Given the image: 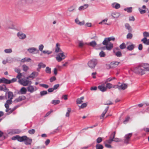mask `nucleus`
<instances>
[{
	"label": "nucleus",
	"instance_id": "obj_1",
	"mask_svg": "<svg viewBox=\"0 0 149 149\" xmlns=\"http://www.w3.org/2000/svg\"><path fill=\"white\" fill-rule=\"evenodd\" d=\"M134 72L136 74L142 75L145 73V70L142 66L135 67L134 70Z\"/></svg>",
	"mask_w": 149,
	"mask_h": 149
},
{
	"label": "nucleus",
	"instance_id": "obj_2",
	"mask_svg": "<svg viewBox=\"0 0 149 149\" xmlns=\"http://www.w3.org/2000/svg\"><path fill=\"white\" fill-rule=\"evenodd\" d=\"M97 63V60L95 59H93L89 61L88 63V67L91 69H94Z\"/></svg>",
	"mask_w": 149,
	"mask_h": 149
},
{
	"label": "nucleus",
	"instance_id": "obj_3",
	"mask_svg": "<svg viewBox=\"0 0 149 149\" xmlns=\"http://www.w3.org/2000/svg\"><path fill=\"white\" fill-rule=\"evenodd\" d=\"M65 57L63 52H62V53H59L57 54V56L56 57V59L58 62H60L64 59Z\"/></svg>",
	"mask_w": 149,
	"mask_h": 149
},
{
	"label": "nucleus",
	"instance_id": "obj_4",
	"mask_svg": "<svg viewBox=\"0 0 149 149\" xmlns=\"http://www.w3.org/2000/svg\"><path fill=\"white\" fill-rule=\"evenodd\" d=\"M18 82L20 84L24 86H27L29 83V80H24L23 79H19Z\"/></svg>",
	"mask_w": 149,
	"mask_h": 149
},
{
	"label": "nucleus",
	"instance_id": "obj_5",
	"mask_svg": "<svg viewBox=\"0 0 149 149\" xmlns=\"http://www.w3.org/2000/svg\"><path fill=\"white\" fill-rule=\"evenodd\" d=\"M17 36L21 40H24L26 38V35L21 32H18L17 33Z\"/></svg>",
	"mask_w": 149,
	"mask_h": 149
},
{
	"label": "nucleus",
	"instance_id": "obj_6",
	"mask_svg": "<svg viewBox=\"0 0 149 149\" xmlns=\"http://www.w3.org/2000/svg\"><path fill=\"white\" fill-rule=\"evenodd\" d=\"M132 135V133H129L128 134L126 135L125 136V140H124V143L127 144L129 143V141L130 140V139Z\"/></svg>",
	"mask_w": 149,
	"mask_h": 149
},
{
	"label": "nucleus",
	"instance_id": "obj_7",
	"mask_svg": "<svg viewBox=\"0 0 149 149\" xmlns=\"http://www.w3.org/2000/svg\"><path fill=\"white\" fill-rule=\"evenodd\" d=\"M27 91L26 88L24 87H22L20 90L18 91L17 94L19 95H23L26 94Z\"/></svg>",
	"mask_w": 149,
	"mask_h": 149
},
{
	"label": "nucleus",
	"instance_id": "obj_8",
	"mask_svg": "<svg viewBox=\"0 0 149 149\" xmlns=\"http://www.w3.org/2000/svg\"><path fill=\"white\" fill-rule=\"evenodd\" d=\"M128 87V84L124 83H122L120 85H119V90H125Z\"/></svg>",
	"mask_w": 149,
	"mask_h": 149
},
{
	"label": "nucleus",
	"instance_id": "obj_9",
	"mask_svg": "<svg viewBox=\"0 0 149 149\" xmlns=\"http://www.w3.org/2000/svg\"><path fill=\"white\" fill-rule=\"evenodd\" d=\"M25 138L26 140L24 141V143L26 145H31V143L32 140L29 137H28L26 136Z\"/></svg>",
	"mask_w": 149,
	"mask_h": 149
},
{
	"label": "nucleus",
	"instance_id": "obj_10",
	"mask_svg": "<svg viewBox=\"0 0 149 149\" xmlns=\"http://www.w3.org/2000/svg\"><path fill=\"white\" fill-rule=\"evenodd\" d=\"M38 74V73L36 72H33L31 74V75L26 78L28 79L29 78H32L33 79L35 78L36 76H37Z\"/></svg>",
	"mask_w": 149,
	"mask_h": 149
},
{
	"label": "nucleus",
	"instance_id": "obj_11",
	"mask_svg": "<svg viewBox=\"0 0 149 149\" xmlns=\"http://www.w3.org/2000/svg\"><path fill=\"white\" fill-rule=\"evenodd\" d=\"M120 63V62H118L117 61L112 62L110 64V65L109 66V68H111L115 67H116Z\"/></svg>",
	"mask_w": 149,
	"mask_h": 149
},
{
	"label": "nucleus",
	"instance_id": "obj_12",
	"mask_svg": "<svg viewBox=\"0 0 149 149\" xmlns=\"http://www.w3.org/2000/svg\"><path fill=\"white\" fill-rule=\"evenodd\" d=\"M21 132V130L19 129H15L12 130L9 133V134H18Z\"/></svg>",
	"mask_w": 149,
	"mask_h": 149
},
{
	"label": "nucleus",
	"instance_id": "obj_13",
	"mask_svg": "<svg viewBox=\"0 0 149 149\" xmlns=\"http://www.w3.org/2000/svg\"><path fill=\"white\" fill-rule=\"evenodd\" d=\"M26 99V97L24 95H22L21 96H20L18 98L16 99L14 101V102H19L23 100H24Z\"/></svg>",
	"mask_w": 149,
	"mask_h": 149
},
{
	"label": "nucleus",
	"instance_id": "obj_14",
	"mask_svg": "<svg viewBox=\"0 0 149 149\" xmlns=\"http://www.w3.org/2000/svg\"><path fill=\"white\" fill-rule=\"evenodd\" d=\"M106 46V49L109 51L111 50L113 47V45L111 43L109 42Z\"/></svg>",
	"mask_w": 149,
	"mask_h": 149
},
{
	"label": "nucleus",
	"instance_id": "obj_15",
	"mask_svg": "<svg viewBox=\"0 0 149 149\" xmlns=\"http://www.w3.org/2000/svg\"><path fill=\"white\" fill-rule=\"evenodd\" d=\"M112 7L116 9H118L120 7V4L116 2H114L111 4Z\"/></svg>",
	"mask_w": 149,
	"mask_h": 149
},
{
	"label": "nucleus",
	"instance_id": "obj_16",
	"mask_svg": "<svg viewBox=\"0 0 149 149\" xmlns=\"http://www.w3.org/2000/svg\"><path fill=\"white\" fill-rule=\"evenodd\" d=\"M36 51H37L38 52H39L38 50L36 48L34 47L30 48L27 49V51L31 54L33 53L34 52Z\"/></svg>",
	"mask_w": 149,
	"mask_h": 149
},
{
	"label": "nucleus",
	"instance_id": "obj_17",
	"mask_svg": "<svg viewBox=\"0 0 149 149\" xmlns=\"http://www.w3.org/2000/svg\"><path fill=\"white\" fill-rule=\"evenodd\" d=\"M98 88L100 91L103 92H105L107 90L106 87L102 85H99L98 86Z\"/></svg>",
	"mask_w": 149,
	"mask_h": 149
},
{
	"label": "nucleus",
	"instance_id": "obj_18",
	"mask_svg": "<svg viewBox=\"0 0 149 149\" xmlns=\"http://www.w3.org/2000/svg\"><path fill=\"white\" fill-rule=\"evenodd\" d=\"M59 46L60 45L58 43H57L56 44L55 52L56 53H57L58 52H61V53H62V52H63L60 49L59 47Z\"/></svg>",
	"mask_w": 149,
	"mask_h": 149
},
{
	"label": "nucleus",
	"instance_id": "obj_19",
	"mask_svg": "<svg viewBox=\"0 0 149 149\" xmlns=\"http://www.w3.org/2000/svg\"><path fill=\"white\" fill-rule=\"evenodd\" d=\"M142 68L145 71H149V64L147 63H145L142 66Z\"/></svg>",
	"mask_w": 149,
	"mask_h": 149
},
{
	"label": "nucleus",
	"instance_id": "obj_20",
	"mask_svg": "<svg viewBox=\"0 0 149 149\" xmlns=\"http://www.w3.org/2000/svg\"><path fill=\"white\" fill-rule=\"evenodd\" d=\"M111 16L113 18H117L119 17L120 14L118 12H114L111 13Z\"/></svg>",
	"mask_w": 149,
	"mask_h": 149
},
{
	"label": "nucleus",
	"instance_id": "obj_21",
	"mask_svg": "<svg viewBox=\"0 0 149 149\" xmlns=\"http://www.w3.org/2000/svg\"><path fill=\"white\" fill-rule=\"evenodd\" d=\"M141 41L145 45H149V39H147L146 38L144 37L141 40Z\"/></svg>",
	"mask_w": 149,
	"mask_h": 149
},
{
	"label": "nucleus",
	"instance_id": "obj_22",
	"mask_svg": "<svg viewBox=\"0 0 149 149\" xmlns=\"http://www.w3.org/2000/svg\"><path fill=\"white\" fill-rule=\"evenodd\" d=\"M25 138H26V136H20L19 135H18V141L19 142L24 141L26 140Z\"/></svg>",
	"mask_w": 149,
	"mask_h": 149
},
{
	"label": "nucleus",
	"instance_id": "obj_23",
	"mask_svg": "<svg viewBox=\"0 0 149 149\" xmlns=\"http://www.w3.org/2000/svg\"><path fill=\"white\" fill-rule=\"evenodd\" d=\"M109 108V107L108 106L104 110V111H103L102 114H101L100 118V119H101L102 118H103L104 117V116L107 112V111L108 110Z\"/></svg>",
	"mask_w": 149,
	"mask_h": 149
},
{
	"label": "nucleus",
	"instance_id": "obj_24",
	"mask_svg": "<svg viewBox=\"0 0 149 149\" xmlns=\"http://www.w3.org/2000/svg\"><path fill=\"white\" fill-rule=\"evenodd\" d=\"M88 6V4H85L83 6L79 7V8L78 9L79 10H84V9L87 8Z\"/></svg>",
	"mask_w": 149,
	"mask_h": 149
},
{
	"label": "nucleus",
	"instance_id": "obj_25",
	"mask_svg": "<svg viewBox=\"0 0 149 149\" xmlns=\"http://www.w3.org/2000/svg\"><path fill=\"white\" fill-rule=\"evenodd\" d=\"M62 127V125L58 127L56 129H55L52 132H51V134H53L58 132L61 129Z\"/></svg>",
	"mask_w": 149,
	"mask_h": 149
},
{
	"label": "nucleus",
	"instance_id": "obj_26",
	"mask_svg": "<svg viewBox=\"0 0 149 149\" xmlns=\"http://www.w3.org/2000/svg\"><path fill=\"white\" fill-rule=\"evenodd\" d=\"M27 90L29 92L32 93L34 91V88L31 85H29L27 87Z\"/></svg>",
	"mask_w": 149,
	"mask_h": 149
},
{
	"label": "nucleus",
	"instance_id": "obj_27",
	"mask_svg": "<svg viewBox=\"0 0 149 149\" xmlns=\"http://www.w3.org/2000/svg\"><path fill=\"white\" fill-rule=\"evenodd\" d=\"M125 27L128 30L129 32H132V28L128 24H125Z\"/></svg>",
	"mask_w": 149,
	"mask_h": 149
},
{
	"label": "nucleus",
	"instance_id": "obj_28",
	"mask_svg": "<svg viewBox=\"0 0 149 149\" xmlns=\"http://www.w3.org/2000/svg\"><path fill=\"white\" fill-rule=\"evenodd\" d=\"M88 45L91 47H94L96 45L97 43L95 41H92L89 43Z\"/></svg>",
	"mask_w": 149,
	"mask_h": 149
},
{
	"label": "nucleus",
	"instance_id": "obj_29",
	"mask_svg": "<svg viewBox=\"0 0 149 149\" xmlns=\"http://www.w3.org/2000/svg\"><path fill=\"white\" fill-rule=\"evenodd\" d=\"M134 47L135 45L132 44L128 45L127 47V49L130 51H131L134 49Z\"/></svg>",
	"mask_w": 149,
	"mask_h": 149
},
{
	"label": "nucleus",
	"instance_id": "obj_30",
	"mask_svg": "<svg viewBox=\"0 0 149 149\" xmlns=\"http://www.w3.org/2000/svg\"><path fill=\"white\" fill-rule=\"evenodd\" d=\"M75 8L76 7L74 6H72L68 8V10L70 12L73 11L75 10Z\"/></svg>",
	"mask_w": 149,
	"mask_h": 149
},
{
	"label": "nucleus",
	"instance_id": "obj_31",
	"mask_svg": "<svg viewBox=\"0 0 149 149\" xmlns=\"http://www.w3.org/2000/svg\"><path fill=\"white\" fill-rule=\"evenodd\" d=\"M8 98L10 99H12L13 96V92L9 91L8 93Z\"/></svg>",
	"mask_w": 149,
	"mask_h": 149
},
{
	"label": "nucleus",
	"instance_id": "obj_32",
	"mask_svg": "<svg viewBox=\"0 0 149 149\" xmlns=\"http://www.w3.org/2000/svg\"><path fill=\"white\" fill-rule=\"evenodd\" d=\"M3 83L6 84H10V79H6L3 77Z\"/></svg>",
	"mask_w": 149,
	"mask_h": 149
},
{
	"label": "nucleus",
	"instance_id": "obj_33",
	"mask_svg": "<svg viewBox=\"0 0 149 149\" xmlns=\"http://www.w3.org/2000/svg\"><path fill=\"white\" fill-rule=\"evenodd\" d=\"M96 149H103L104 148L103 146L100 144H97L95 146Z\"/></svg>",
	"mask_w": 149,
	"mask_h": 149
},
{
	"label": "nucleus",
	"instance_id": "obj_34",
	"mask_svg": "<svg viewBox=\"0 0 149 149\" xmlns=\"http://www.w3.org/2000/svg\"><path fill=\"white\" fill-rule=\"evenodd\" d=\"M114 52L115 53V55L118 57H120L122 56V54L120 51H117L116 52L114 51Z\"/></svg>",
	"mask_w": 149,
	"mask_h": 149
},
{
	"label": "nucleus",
	"instance_id": "obj_35",
	"mask_svg": "<svg viewBox=\"0 0 149 149\" xmlns=\"http://www.w3.org/2000/svg\"><path fill=\"white\" fill-rule=\"evenodd\" d=\"M60 102L59 100H53L52 101V104H54V105H56L57 104H59Z\"/></svg>",
	"mask_w": 149,
	"mask_h": 149
},
{
	"label": "nucleus",
	"instance_id": "obj_36",
	"mask_svg": "<svg viewBox=\"0 0 149 149\" xmlns=\"http://www.w3.org/2000/svg\"><path fill=\"white\" fill-rule=\"evenodd\" d=\"M47 94L48 92L46 91H43L40 92V94L41 96H43Z\"/></svg>",
	"mask_w": 149,
	"mask_h": 149
},
{
	"label": "nucleus",
	"instance_id": "obj_37",
	"mask_svg": "<svg viewBox=\"0 0 149 149\" xmlns=\"http://www.w3.org/2000/svg\"><path fill=\"white\" fill-rule=\"evenodd\" d=\"M99 56L101 57H104L106 56V54L103 51H102L100 52Z\"/></svg>",
	"mask_w": 149,
	"mask_h": 149
},
{
	"label": "nucleus",
	"instance_id": "obj_38",
	"mask_svg": "<svg viewBox=\"0 0 149 149\" xmlns=\"http://www.w3.org/2000/svg\"><path fill=\"white\" fill-rule=\"evenodd\" d=\"M4 52L6 53H10L12 52V50L11 49H7L4 50Z\"/></svg>",
	"mask_w": 149,
	"mask_h": 149
},
{
	"label": "nucleus",
	"instance_id": "obj_39",
	"mask_svg": "<svg viewBox=\"0 0 149 149\" xmlns=\"http://www.w3.org/2000/svg\"><path fill=\"white\" fill-rule=\"evenodd\" d=\"M106 84V88L107 89V88H108L109 89H110L113 86V85L111 83H107Z\"/></svg>",
	"mask_w": 149,
	"mask_h": 149
},
{
	"label": "nucleus",
	"instance_id": "obj_40",
	"mask_svg": "<svg viewBox=\"0 0 149 149\" xmlns=\"http://www.w3.org/2000/svg\"><path fill=\"white\" fill-rule=\"evenodd\" d=\"M107 19H104L101 22H100L99 24H107L108 25V24H106L105 22H107Z\"/></svg>",
	"mask_w": 149,
	"mask_h": 149
},
{
	"label": "nucleus",
	"instance_id": "obj_41",
	"mask_svg": "<svg viewBox=\"0 0 149 149\" xmlns=\"http://www.w3.org/2000/svg\"><path fill=\"white\" fill-rule=\"evenodd\" d=\"M109 41L107 40V38H105L103 41L102 44L104 45H107L109 43Z\"/></svg>",
	"mask_w": 149,
	"mask_h": 149
},
{
	"label": "nucleus",
	"instance_id": "obj_42",
	"mask_svg": "<svg viewBox=\"0 0 149 149\" xmlns=\"http://www.w3.org/2000/svg\"><path fill=\"white\" fill-rule=\"evenodd\" d=\"M45 72L47 73L50 74L51 73V69L49 67H46L45 69Z\"/></svg>",
	"mask_w": 149,
	"mask_h": 149
},
{
	"label": "nucleus",
	"instance_id": "obj_43",
	"mask_svg": "<svg viewBox=\"0 0 149 149\" xmlns=\"http://www.w3.org/2000/svg\"><path fill=\"white\" fill-rule=\"evenodd\" d=\"M132 7H130L127 8H125L124 9V10L125 11H127L128 13H130L132 11Z\"/></svg>",
	"mask_w": 149,
	"mask_h": 149
},
{
	"label": "nucleus",
	"instance_id": "obj_44",
	"mask_svg": "<svg viewBox=\"0 0 149 149\" xmlns=\"http://www.w3.org/2000/svg\"><path fill=\"white\" fill-rule=\"evenodd\" d=\"M19 106L18 105L16 106L13 108L7 114L8 115L10 114V113H11L13 111H14L17 108H18Z\"/></svg>",
	"mask_w": 149,
	"mask_h": 149
},
{
	"label": "nucleus",
	"instance_id": "obj_45",
	"mask_svg": "<svg viewBox=\"0 0 149 149\" xmlns=\"http://www.w3.org/2000/svg\"><path fill=\"white\" fill-rule=\"evenodd\" d=\"M22 68L23 70L25 72L27 71L29 69V67L25 65H23Z\"/></svg>",
	"mask_w": 149,
	"mask_h": 149
},
{
	"label": "nucleus",
	"instance_id": "obj_46",
	"mask_svg": "<svg viewBox=\"0 0 149 149\" xmlns=\"http://www.w3.org/2000/svg\"><path fill=\"white\" fill-rule=\"evenodd\" d=\"M116 134V132L114 131L112 133L110 136V138H111L113 140L115 138Z\"/></svg>",
	"mask_w": 149,
	"mask_h": 149
},
{
	"label": "nucleus",
	"instance_id": "obj_47",
	"mask_svg": "<svg viewBox=\"0 0 149 149\" xmlns=\"http://www.w3.org/2000/svg\"><path fill=\"white\" fill-rule=\"evenodd\" d=\"M120 48L121 49H124L126 47V45L124 43H123L119 46Z\"/></svg>",
	"mask_w": 149,
	"mask_h": 149
},
{
	"label": "nucleus",
	"instance_id": "obj_48",
	"mask_svg": "<svg viewBox=\"0 0 149 149\" xmlns=\"http://www.w3.org/2000/svg\"><path fill=\"white\" fill-rule=\"evenodd\" d=\"M36 131L34 129H32L31 130H29L28 133L31 134H32L35 133V132Z\"/></svg>",
	"mask_w": 149,
	"mask_h": 149
},
{
	"label": "nucleus",
	"instance_id": "obj_49",
	"mask_svg": "<svg viewBox=\"0 0 149 149\" xmlns=\"http://www.w3.org/2000/svg\"><path fill=\"white\" fill-rule=\"evenodd\" d=\"M40 86L45 88H47L49 87L48 85L44 84H40Z\"/></svg>",
	"mask_w": 149,
	"mask_h": 149
},
{
	"label": "nucleus",
	"instance_id": "obj_50",
	"mask_svg": "<svg viewBox=\"0 0 149 149\" xmlns=\"http://www.w3.org/2000/svg\"><path fill=\"white\" fill-rule=\"evenodd\" d=\"M42 53L44 54H50L52 53V51H49L48 50H43L42 51Z\"/></svg>",
	"mask_w": 149,
	"mask_h": 149
},
{
	"label": "nucleus",
	"instance_id": "obj_51",
	"mask_svg": "<svg viewBox=\"0 0 149 149\" xmlns=\"http://www.w3.org/2000/svg\"><path fill=\"white\" fill-rule=\"evenodd\" d=\"M102 141V139L101 137H99L96 139V142L98 144H99Z\"/></svg>",
	"mask_w": 149,
	"mask_h": 149
},
{
	"label": "nucleus",
	"instance_id": "obj_52",
	"mask_svg": "<svg viewBox=\"0 0 149 149\" xmlns=\"http://www.w3.org/2000/svg\"><path fill=\"white\" fill-rule=\"evenodd\" d=\"M112 81V79L111 78H109L106 79V80H104V83L105 84H106L108 82H110Z\"/></svg>",
	"mask_w": 149,
	"mask_h": 149
},
{
	"label": "nucleus",
	"instance_id": "obj_53",
	"mask_svg": "<svg viewBox=\"0 0 149 149\" xmlns=\"http://www.w3.org/2000/svg\"><path fill=\"white\" fill-rule=\"evenodd\" d=\"M56 79V77L54 76H52L49 79L50 81L51 82H52L53 81H55Z\"/></svg>",
	"mask_w": 149,
	"mask_h": 149
},
{
	"label": "nucleus",
	"instance_id": "obj_54",
	"mask_svg": "<svg viewBox=\"0 0 149 149\" xmlns=\"http://www.w3.org/2000/svg\"><path fill=\"white\" fill-rule=\"evenodd\" d=\"M132 37V34L130 32L127 36V39H131Z\"/></svg>",
	"mask_w": 149,
	"mask_h": 149
},
{
	"label": "nucleus",
	"instance_id": "obj_55",
	"mask_svg": "<svg viewBox=\"0 0 149 149\" xmlns=\"http://www.w3.org/2000/svg\"><path fill=\"white\" fill-rule=\"evenodd\" d=\"M38 66H40L41 68H44L46 67V65L42 62H40L39 63Z\"/></svg>",
	"mask_w": 149,
	"mask_h": 149
},
{
	"label": "nucleus",
	"instance_id": "obj_56",
	"mask_svg": "<svg viewBox=\"0 0 149 149\" xmlns=\"http://www.w3.org/2000/svg\"><path fill=\"white\" fill-rule=\"evenodd\" d=\"M87 104L86 103H83L81 104V105L79 106L80 108L83 109L87 106Z\"/></svg>",
	"mask_w": 149,
	"mask_h": 149
},
{
	"label": "nucleus",
	"instance_id": "obj_57",
	"mask_svg": "<svg viewBox=\"0 0 149 149\" xmlns=\"http://www.w3.org/2000/svg\"><path fill=\"white\" fill-rule=\"evenodd\" d=\"M113 141L116 142H120L122 141V140L121 139L117 138H115L113 139Z\"/></svg>",
	"mask_w": 149,
	"mask_h": 149
},
{
	"label": "nucleus",
	"instance_id": "obj_58",
	"mask_svg": "<svg viewBox=\"0 0 149 149\" xmlns=\"http://www.w3.org/2000/svg\"><path fill=\"white\" fill-rule=\"evenodd\" d=\"M83 102V101L79 98L77 99L76 101L77 104H81Z\"/></svg>",
	"mask_w": 149,
	"mask_h": 149
},
{
	"label": "nucleus",
	"instance_id": "obj_59",
	"mask_svg": "<svg viewBox=\"0 0 149 149\" xmlns=\"http://www.w3.org/2000/svg\"><path fill=\"white\" fill-rule=\"evenodd\" d=\"M139 10L140 13L141 14H143L146 12V11L145 10H142L140 8H139Z\"/></svg>",
	"mask_w": 149,
	"mask_h": 149
},
{
	"label": "nucleus",
	"instance_id": "obj_60",
	"mask_svg": "<svg viewBox=\"0 0 149 149\" xmlns=\"http://www.w3.org/2000/svg\"><path fill=\"white\" fill-rule=\"evenodd\" d=\"M44 46L43 45L41 44L39 46V50L42 52V50L44 48Z\"/></svg>",
	"mask_w": 149,
	"mask_h": 149
},
{
	"label": "nucleus",
	"instance_id": "obj_61",
	"mask_svg": "<svg viewBox=\"0 0 149 149\" xmlns=\"http://www.w3.org/2000/svg\"><path fill=\"white\" fill-rule=\"evenodd\" d=\"M107 38L109 42L111 40L114 41L115 40V38L113 37H111Z\"/></svg>",
	"mask_w": 149,
	"mask_h": 149
},
{
	"label": "nucleus",
	"instance_id": "obj_62",
	"mask_svg": "<svg viewBox=\"0 0 149 149\" xmlns=\"http://www.w3.org/2000/svg\"><path fill=\"white\" fill-rule=\"evenodd\" d=\"M104 144L105 146L107 148H112V146H111V145L110 144H108L107 143H104Z\"/></svg>",
	"mask_w": 149,
	"mask_h": 149
},
{
	"label": "nucleus",
	"instance_id": "obj_63",
	"mask_svg": "<svg viewBox=\"0 0 149 149\" xmlns=\"http://www.w3.org/2000/svg\"><path fill=\"white\" fill-rule=\"evenodd\" d=\"M143 34V36L144 37L146 38L149 36V33L146 31L144 32Z\"/></svg>",
	"mask_w": 149,
	"mask_h": 149
},
{
	"label": "nucleus",
	"instance_id": "obj_64",
	"mask_svg": "<svg viewBox=\"0 0 149 149\" xmlns=\"http://www.w3.org/2000/svg\"><path fill=\"white\" fill-rule=\"evenodd\" d=\"M84 44L81 41H80L79 43V46L80 47H82L84 45Z\"/></svg>",
	"mask_w": 149,
	"mask_h": 149
}]
</instances>
